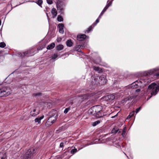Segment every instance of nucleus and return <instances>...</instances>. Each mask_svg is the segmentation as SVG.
<instances>
[{
    "instance_id": "13",
    "label": "nucleus",
    "mask_w": 159,
    "mask_h": 159,
    "mask_svg": "<svg viewBox=\"0 0 159 159\" xmlns=\"http://www.w3.org/2000/svg\"><path fill=\"white\" fill-rule=\"evenodd\" d=\"M51 12L53 17H55L57 15V11L55 8L52 9Z\"/></svg>"
},
{
    "instance_id": "21",
    "label": "nucleus",
    "mask_w": 159,
    "mask_h": 159,
    "mask_svg": "<svg viewBox=\"0 0 159 159\" xmlns=\"http://www.w3.org/2000/svg\"><path fill=\"white\" fill-rule=\"evenodd\" d=\"M101 121L102 120H98L96 121H95L92 123V125L93 126H95L98 124H99Z\"/></svg>"
},
{
    "instance_id": "43",
    "label": "nucleus",
    "mask_w": 159,
    "mask_h": 159,
    "mask_svg": "<svg viewBox=\"0 0 159 159\" xmlns=\"http://www.w3.org/2000/svg\"><path fill=\"white\" fill-rule=\"evenodd\" d=\"M1 20H0V25H1Z\"/></svg>"
},
{
    "instance_id": "5",
    "label": "nucleus",
    "mask_w": 159,
    "mask_h": 159,
    "mask_svg": "<svg viewBox=\"0 0 159 159\" xmlns=\"http://www.w3.org/2000/svg\"><path fill=\"white\" fill-rule=\"evenodd\" d=\"M35 152V150L33 148L28 149L25 154L24 158L25 159H28L31 158Z\"/></svg>"
},
{
    "instance_id": "40",
    "label": "nucleus",
    "mask_w": 159,
    "mask_h": 159,
    "mask_svg": "<svg viewBox=\"0 0 159 159\" xmlns=\"http://www.w3.org/2000/svg\"><path fill=\"white\" fill-rule=\"evenodd\" d=\"M60 147L61 148H63L64 147V143H61L60 145Z\"/></svg>"
},
{
    "instance_id": "34",
    "label": "nucleus",
    "mask_w": 159,
    "mask_h": 159,
    "mask_svg": "<svg viewBox=\"0 0 159 159\" xmlns=\"http://www.w3.org/2000/svg\"><path fill=\"white\" fill-rule=\"evenodd\" d=\"M47 2L49 4H51L53 3L52 0H47Z\"/></svg>"
},
{
    "instance_id": "27",
    "label": "nucleus",
    "mask_w": 159,
    "mask_h": 159,
    "mask_svg": "<svg viewBox=\"0 0 159 159\" xmlns=\"http://www.w3.org/2000/svg\"><path fill=\"white\" fill-rule=\"evenodd\" d=\"M92 26H90L89 28L87 29L86 30V31L85 32V33H88L90 31L92 30Z\"/></svg>"
},
{
    "instance_id": "32",
    "label": "nucleus",
    "mask_w": 159,
    "mask_h": 159,
    "mask_svg": "<svg viewBox=\"0 0 159 159\" xmlns=\"http://www.w3.org/2000/svg\"><path fill=\"white\" fill-rule=\"evenodd\" d=\"M77 151V150L76 149H72L71 151H70V153L71 154H74L75 152H76Z\"/></svg>"
},
{
    "instance_id": "2",
    "label": "nucleus",
    "mask_w": 159,
    "mask_h": 159,
    "mask_svg": "<svg viewBox=\"0 0 159 159\" xmlns=\"http://www.w3.org/2000/svg\"><path fill=\"white\" fill-rule=\"evenodd\" d=\"M148 91L151 93V96L147 98V100H149L151 97L154 95H155L159 90V87L155 83H152L150 84L147 89Z\"/></svg>"
},
{
    "instance_id": "29",
    "label": "nucleus",
    "mask_w": 159,
    "mask_h": 159,
    "mask_svg": "<svg viewBox=\"0 0 159 159\" xmlns=\"http://www.w3.org/2000/svg\"><path fill=\"white\" fill-rule=\"evenodd\" d=\"M6 46L5 43L4 42H1L0 43V47L3 48Z\"/></svg>"
},
{
    "instance_id": "18",
    "label": "nucleus",
    "mask_w": 159,
    "mask_h": 159,
    "mask_svg": "<svg viewBox=\"0 0 159 159\" xmlns=\"http://www.w3.org/2000/svg\"><path fill=\"white\" fill-rule=\"evenodd\" d=\"M93 69L96 71L98 72V73H100L102 72V70L101 68L98 67L94 66Z\"/></svg>"
},
{
    "instance_id": "23",
    "label": "nucleus",
    "mask_w": 159,
    "mask_h": 159,
    "mask_svg": "<svg viewBox=\"0 0 159 159\" xmlns=\"http://www.w3.org/2000/svg\"><path fill=\"white\" fill-rule=\"evenodd\" d=\"M57 20L59 22H61L63 21V19L61 16L58 15L57 17Z\"/></svg>"
},
{
    "instance_id": "38",
    "label": "nucleus",
    "mask_w": 159,
    "mask_h": 159,
    "mask_svg": "<svg viewBox=\"0 0 159 159\" xmlns=\"http://www.w3.org/2000/svg\"><path fill=\"white\" fill-rule=\"evenodd\" d=\"M134 111H133L131 112H130L129 115L132 117V116H134Z\"/></svg>"
},
{
    "instance_id": "44",
    "label": "nucleus",
    "mask_w": 159,
    "mask_h": 159,
    "mask_svg": "<svg viewBox=\"0 0 159 159\" xmlns=\"http://www.w3.org/2000/svg\"><path fill=\"white\" fill-rule=\"evenodd\" d=\"M70 105H71L73 103L72 102H71V103H70Z\"/></svg>"
},
{
    "instance_id": "11",
    "label": "nucleus",
    "mask_w": 159,
    "mask_h": 159,
    "mask_svg": "<svg viewBox=\"0 0 159 159\" xmlns=\"http://www.w3.org/2000/svg\"><path fill=\"white\" fill-rule=\"evenodd\" d=\"M99 79L100 80V83L101 84H104L106 83V80L105 79V75H103L101 76Z\"/></svg>"
},
{
    "instance_id": "12",
    "label": "nucleus",
    "mask_w": 159,
    "mask_h": 159,
    "mask_svg": "<svg viewBox=\"0 0 159 159\" xmlns=\"http://www.w3.org/2000/svg\"><path fill=\"white\" fill-rule=\"evenodd\" d=\"M39 114V111H37L35 109H33L30 112V115L32 116H35Z\"/></svg>"
},
{
    "instance_id": "36",
    "label": "nucleus",
    "mask_w": 159,
    "mask_h": 159,
    "mask_svg": "<svg viewBox=\"0 0 159 159\" xmlns=\"http://www.w3.org/2000/svg\"><path fill=\"white\" fill-rule=\"evenodd\" d=\"M62 39L61 37H58L57 39V41L58 42H60L61 41Z\"/></svg>"
},
{
    "instance_id": "9",
    "label": "nucleus",
    "mask_w": 159,
    "mask_h": 159,
    "mask_svg": "<svg viewBox=\"0 0 159 159\" xmlns=\"http://www.w3.org/2000/svg\"><path fill=\"white\" fill-rule=\"evenodd\" d=\"M86 37V35L84 34L78 35L77 36V40L80 41L84 40Z\"/></svg>"
},
{
    "instance_id": "3",
    "label": "nucleus",
    "mask_w": 159,
    "mask_h": 159,
    "mask_svg": "<svg viewBox=\"0 0 159 159\" xmlns=\"http://www.w3.org/2000/svg\"><path fill=\"white\" fill-rule=\"evenodd\" d=\"M102 109V106L96 105L92 107L89 110L90 111H92V113L97 118H100L102 116L101 111Z\"/></svg>"
},
{
    "instance_id": "25",
    "label": "nucleus",
    "mask_w": 159,
    "mask_h": 159,
    "mask_svg": "<svg viewBox=\"0 0 159 159\" xmlns=\"http://www.w3.org/2000/svg\"><path fill=\"white\" fill-rule=\"evenodd\" d=\"M118 131V129H115L114 128L111 130V133L112 134H116Z\"/></svg>"
},
{
    "instance_id": "4",
    "label": "nucleus",
    "mask_w": 159,
    "mask_h": 159,
    "mask_svg": "<svg viewBox=\"0 0 159 159\" xmlns=\"http://www.w3.org/2000/svg\"><path fill=\"white\" fill-rule=\"evenodd\" d=\"M11 93V90L9 88L4 87L0 89V97L7 96Z\"/></svg>"
},
{
    "instance_id": "20",
    "label": "nucleus",
    "mask_w": 159,
    "mask_h": 159,
    "mask_svg": "<svg viewBox=\"0 0 159 159\" xmlns=\"http://www.w3.org/2000/svg\"><path fill=\"white\" fill-rule=\"evenodd\" d=\"M63 48V46L61 44L59 45L56 47L58 51H60L62 50Z\"/></svg>"
},
{
    "instance_id": "17",
    "label": "nucleus",
    "mask_w": 159,
    "mask_h": 159,
    "mask_svg": "<svg viewBox=\"0 0 159 159\" xmlns=\"http://www.w3.org/2000/svg\"><path fill=\"white\" fill-rule=\"evenodd\" d=\"M67 46L69 47H70L73 45V43L70 39L68 40L66 42Z\"/></svg>"
},
{
    "instance_id": "28",
    "label": "nucleus",
    "mask_w": 159,
    "mask_h": 159,
    "mask_svg": "<svg viewBox=\"0 0 159 159\" xmlns=\"http://www.w3.org/2000/svg\"><path fill=\"white\" fill-rule=\"evenodd\" d=\"M58 57V55L57 54H54L52 57V59L54 60L56 58Z\"/></svg>"
},
{
    "instance_id": "30",
    "label": "nucleus",
    "mask_w": 159,
    "mask_h": 159,
    "mask_svg": "<svg viewBox=\"0 0 159 159\" xmlns=\"http://www.w3.org/2000/svg\"><path fill=\"white\" fill-rule=\"evenodd\" d=\"M70 107H68L66 108L64 111V113L65 114L67 113L68 111L70 110Z\"/></svg>"
},
{
    "instance_id": "10",
    "label": "nucleus",
    "mask_w": 159,
    "mask_h": 159,
    "mask_svg": "<svg viewBox=\"0 0 159 159\" xmlns=\"http://www.w3.org/2000/svg\"><path fill=\"white\" fill-rule=\"evenodd\" d=\"M58 27L59 28V32L61 34H63L64 33L63 29L64 27V24H59L58 25Z\"/></svg>"
},
{
    "instance_id": "16",
    "label": "nucleus",
    "mask_w": 159,
    "mask_h": 159,
    "mask_svg": "<svg viewBox=\"0 0 159 159\" xmlns=\"http://www.w3.org/2000/svg\"><path fill=\"white\" fill-rule=\"evenodd\" d=\"M83 47L82 45H77L76 46L75 48V51L80 52V49Z\"/></svg>"
},
{
    "instance_id": "26",
    "label": "nucleus",
    "mask_w": 159,
    "mask_h": 159,
    "mask_svg": "<svg viewBox=\"0 0 159 159\" xmlns=\"http://www.w3.org/2000/svg\"><path fill=\"white\" fill-rule=\"evenodd\" d=\"M42 0H38L36 2L40 6H41L43 3Z\"/></svg>"
},
{
    "instance_id": "6",
    "label": "nucleus",
    "mask_w": 159,
    "mask_h": 159,
    "mask_svg": "<svg viewBox=\"0 0 159 159\" xmlns=\"http://www.w3.org/2000/svg\"><path fill=\"white\" fill-rule=\"evenodd\" d=\"M104 98V102L106 103L107 104H111L112 103V101L115 98V96L113 94H110L105 97Z\"/></svg>"
},
{
    "instance_id": "42",
    "label": "nucleus",
    "mask_w": 159,
    "mask_h": 159,
    "mask_svg": "<svg viewBox=\"0 0 159 159\" xmlns=\"http://www.w3.org/2000/svg\"><path fill=\"white\" fill-rule=\"evenodd\" d=\"M156 76H159V73H157V74H156Z\"/></svg>"
},
{
    "instance_id": "8",
    "label": "nucleus",
    "mask_w": 159,
    "mask_h": 159,
    "mask_svg": "<svg viewBox=\"0 0 159 159\" xmlns=\"http://www.w3.org/2000/svg\"><path fill=\"white\" fill-rule=\"evenodd\" d=\"M57 118V114H54L51 116L48 120V122L51 121L52 124L53 123Z\"/></svg>"
},
{
    "instance_id": "19",
    "label": "nucleus",
    "mask_w": 159,
    "mask_h": 159,
    "mask_svg": "<svg viewBox=\"0 0 159 159\" xmlns=\"http://www.w3.org/2000/svg\"><path fill=\"white\" fill-rule=\"evenodd\" d=\"M107 5L104 8V9H103V11H105L107 9V8H108V7L110 6L111 3H110V2H108V1H107Z\"/></svg>"
},
{
    "instance_id": "22",
    "label": "nucleus",
    "mask_w": 159,
    "mask_h": 159,
    "mask_svg": "<svg viewBox=\"0 0 159 159\" xmlns=\"http://www.w3.org/2000/svg\"><path fill=\"white\" fill-rule=\"evenodd\" d=\"M33 95L35 97L38 98L42 95V94L40 93H34L33 94Z\"/></svg>"
},
{
    "instance_id": "14",
    "label": "nucleus",
    "mask_w": 159,
    "mask_h": 159,
    "mask_svg": "<svg viewBox=\"0 0 159 159\" xmlns=\"http://www.w3.org/2000/svg\"><path fill=\"white\" fill-rule=\"evenodd\" d=\"M44 116H43L40 117H38L36 118L34 120L35 122H37L38 123H40L41 120L44 118Z\"/></svg>"
},
{
    "instance_id": "41",
    "label": "nucleus",
    "mask_w": 159,
    "mask_h": 159,
    "mask_svg": "<svg viewBox=\"0 0 159 159\" xmlns=\"http://www.w3.org/2000/svg\"><path fill=\"white\" fill-rule=\"evenodd\" d=\"M131 117V116L129 115L127 117L128 118H129V119Z\"/></svg>"
},
{
    "instance_id": "7",
    "label": "nucleus",
    "mask_w": 159,
    "mask_h": 159,
    "mask_svg": "<svg viewBox=\"0 0 159 159\" xmlns=\"http://www.w3.org/2000/svg\"><path fill=\"white\" fill-rule=\"evenodd\" d=\"M57 7L58 10L62 11L64 10V5L63 2L58 1L57 4Z\"/></svg>"
},
{
    "instance_id": "35",
    "label": "nucleus",
    "mask_w": 159,
    "mask_h": 159,
    "mask_svg": "<svg viewBox=\"0 0 159 159\" xmlns=\"http://www.w3.org/2000/svg\"><path fill=\"white\" fill-rule=\"evenodd\" d=\"M105 12V11H103V10L101 12L100 15H99V18H101V16L103 15V14H104V13Z\"/></svg>"
},
{
    "instance_id": "39",
    "label": "nucleus",
    "mask_w": 159,
    "mask_h": 159,
    "mask_svg": "<svg viewBox=\"0 0 159 159\" xmlns=\"http://www.w3.org/2000/svg\"><path fill=\"white\" fill-rule=\"evenodd\" d=\"M99 17L95 21V25H96L98 22H99Z\"/></svg>"
},
{
    "instance_id": "15",
    "label": "nucleus",
    "mask_w": 159,
    "mask_h": 159,
    "mask_svg": "<svg viewBox=\"0 0 159 159\" xmlns=\"http://www.w3.org/2000/svg\"><path fill=\"white\" fill-rule=\"evenodd\" d=\"M55 44L54 43H52L51 44L48 45L47 48L48 50H51L55 46Z\"/></svg>"
},
{
    "instance_id": "1",
    "label": "nucleus",
    "mask_w": 159,
    "mask_h": 159,
    "mask_svg": "<svg viewBox=\"0 0 159 159\" xmlns=\"http://www.w3.org/2000/svg\"><path fill=\"white\" fill-rule=\"evenodd\" d=\"M157 70V69L156 68L145 72L143 73L144 76L141 78L139 81H137L132 84L130 85V87L133 89L137 88L138 86L137 83H139V82L144 85H145L150 83L151 82V80L148 78V76L149 75L154 74L155 72Z\"/></svg>"
},
{
    "instance_id": "37",
    "label": "nucleus",
    "mask_w": 159,
    "mask_h": 159,
    "mask_svg": "<svg viewBox=\"0 0 159 159\" xmlns=\"http://www.w3.org/2000/svg\"><path fill=\"white\" fill-rule=\"evenodd\" d=\"M141 107H140L139 108H137L136 110V111H135V112L136 113H137L140 110V109H141Z\"/></svg>"
},
{
    "instance_id": "24",
    "label": "nucleus",
    "mask_w": 159,
    "mask_h": 159,
    "mask_svg": "<svg viewBox=\"0 0 159 159\" xmlns=\"http://www.w3.org/2000/svg\"><path fill=\"white\" fill-rule=\"evenodd\" d=\"M29 53V51H25V52H22L21 53V56L23 57L24 56L27 55V56H29V55H27Z\"/></svg>"
},
{
    "instance_id": "33",
    "label": "nucleus",
    "mask_w": 159,
    "mask_h": 159,
    "mask_svg": "<svg viewBox=\"0 0 159 159\" xmlns=\"http://www.w3.org/2000/svg\"><path fill=\"white\" fill-rule=\"evenodd\" d=\"M141 90L140 89H138L135 90V93L136 95H138L139 93H140Z\"/></svg>"
},
{
    "instance_id": "31",
    "label": "nucleus",
    "mask_w": 159,
    "mask_h": 159,
    "mask_svg": "<svg viewBox=\"0 0 159 159\" xmlns=\"http://www.w3.org/2000/svg\"><path fill=\"white\" fill-rule=\"evenodd\" d=\"M126 127H125L123 128V131H122V135L123 136H124V135H125V132H126Z\"/></svg>"
},
{
    "instance_id": "45",
    "label": "nucleus",
    "mask_w": 159,
    "mask_h": 159,
    "mask_svg": "<svg viewBox=\"0 0 159 159\" xmlns=\"http://www.w3.org/2000/svg\"><path fill=\"white\" fill-rule=\"evenodd\" d=\"M101 61V60L100 59V61H99L100 62Z\"/></svg>"
}]
</instances>
